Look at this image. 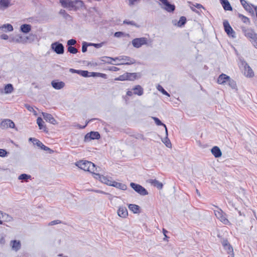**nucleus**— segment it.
<instances>
[{
  "label": "nucleus",
  "instance_id": "13d9d810",
  "mask_svg": "<svg viewBox=\"0 0 257 257\" xmlns=\"http://www.w3.org/2000/svg\"><path fill=\"white\" fill-rule=\"evenodd\" d=\"M42 150H44V151H49V152L50 153H52L53 152V151L52 150H51L50 148H49V147L45 146L44 144H43V146L41 148Z\"/></svg>",
  "mask_w": 257,
  "mask_h": 257
},
{
  "label": "nucleus",
  "instance_id": "ea45409f",
  "mask_svg": "<svg viewBox=\"0 0 257 257\" xmlns=\"http://www.w3.org/2000/svg\"><path fill=\"white\" fill-rule=\"evenodd\" d=\"M186 23V18L182 16L180 17L179 21L178 22L177 26L179 27H182Z\"/></svg>",
  "mask_w": 257,
  "mask_h": 257
},
{
  "label": "nucleus",
  "instance_id": "4468645a",
  "mask_svg": "<svg viewBox=\"0 0 257 257\" xmlns=\"http://www.w3.org/2000/svg\"><path fill=\"white\" fill-rule=\"evenodd\" d=\"M240 4L243 8L249 13L254 14V8L255 6L251 4H248L245 0H240Z\"/></svg>",
  "mask_w": 257,
  "mask_h": 257
},
{
  "label": "nucleus",
  "instance_id": "e2e57ef3",
  "mask_svg": "<svg viewBox=\"0 0 257 257\" xmlns=\"http://www.w3.org/2000/svg\"><path fill=\"white\" fill-rule=\"evenodd\" d=\"M90 75H89V76H92V77H98V72H90Z\"/></svg>",
  "mask_w": 257,
  "mask_h": 257
},
{
  "label": "nucleus",
  "instance_id": "bf43d9fd",
  "mask_svg": "<svg viewBox=\"0 0 257 257\" xmlns=\"http://www.w3.org/2000/svg\"><path fill=\"white\" fill-rule=\"evenodd\" d=\"M123 35V33L121 32H116L114 33V37L119 38Z\"/></svg>",
  "mask_w": 257,
  "mask_h": 257
},
{
  "label": "nucleus",
  "instance_id": "412c9836",
  "mask_svg": "<svg viewBox=\"0 0 257 257\" xmlns=\"http://www.w3.org/2000/svg\"><path fill=\"white\" fill-rule=\"evenodd\" d=\"M72 0H59V3L61 6L65 9L70 10Z\"/></svg>",
  "mask_w": 257,
  "mask_h": 257
},
{
  "label": "nucleus",
  "instance_id": "c03bdc74",
  "mask_svg": "<svg viewBox=\"0 0 257 257\" xmlns=\"http://www.w3.org/2000/svg\"><path fill=\"white\" fill-rule=\"evenodd\" d=\"M126 73H124L122 75H121L119 76L118 77L115 78L114 79L116 81H125L127 80V77H126Z\"/></svg>",
  "mask_w": 257,
  "mask_h": 257
},
{
  "label": "nucleus",
  "instance_id": "473e14b6",
  "mask_svg": "<svg viewBox=\"0 0 257 257\" xmlns=\"http://www.w3.org/2000/svg\"><path fill=\"white\" fill-rule=\"evenodd\" d=\"M238 17L243 23L248 25L250 24V21L249 19L247 17L244 16V15L240 14H238Z\"/></svg>",
  "mask_w": 257,
  "mask_h": 257
},
{
  "label": "nucleus",
  "instance_id": "864d4df0",
  "mask_svg": "<svg viewBox=\"0 0 257 257\" xmlns=\"http://www.w3.org/2000/svg\"><path fill=\"white\" fill-rule=\"evenodd\" d=\"M62 223V221L60 220H53V221H52L51 222H50L48 224L50 226H52V225H55V224H59V223Z\"/></svg>",
  "mask_w": 257,
  "mask_h": 257
},
{
  "label": "nucleus",
  "instance_id": "423d86ee",
  "mask_svg": "<svg viewBox=\"0 0 257 257\" xmlns=\"http://www.w3.org/2000/svg\"><path fill=\"white\" fill-rule=\"evenodd\" d=\"M51 48L57 54H63L64 53V47L62 43L59 42L53 43Z\"/></svg>",
  "mask_w": 257,
  "mask_h": 257
},
{
  "label": "nucleus",
  "instance_id": "b1692460",
  "mask_svg": "<svg viewBox=\"0 0 257 257\" xmlns=\"http://www.w3.org/2000/svg\"><path fill=\"white\" fill-rule=\"evenodd\" d=\"M111 186L114 187L116 188L119 189L121 190H126L127 189V186L123 183L113 181Z\"/></svg>",
  "mask_w": 257,
  "mask_h": 257
},
{
  "label": "nucleus",
  "instance_id": "3c124183",
  "mask_svg": "<svg viewBox=\"0 0 257 257\" xmlns=\"http://www.w3.org/2000/svg\"><path fill=\"white\" fill-rule=\"evenodd\" d=\"M250 43L252 45L257 49V35L252 40H250Z\"/></svg>",
  "mask_w": 257,
  "mask_h": 257
},
{
  "label": "nucleus",
  "instance_id": "393cba45",
  "mask_svg": "<svg viewBox=\"0 0 257 257\" xmlns=\"http://www.w3.org/2000/svg\"><path fill=\"white\" fill-rule=\"evenodd\" d=\"M101 61L104 63H106L108 64H111L113 65H118L117 63H112V61H115L116 60V58H113L110 57L104 56L102 57L101 59Z\"/></svg>",
  "mask_w": 257,
  "mask_h": 257
},
{
  "label": "nucleus",
  "instance_id": "8fccbe9b",
  "mask_svg": "<svg viewBox=\"0 0 257 257\" xmlns=\"http://www.w3.org/2000/svg\"><path fill=\"white\" fill-rule=\"evenodd\" d=\"M87 47H88V43L86 42H83L82 43V52L83 53H85L87 50Z\"/></svg>",
  "mask_w": 257,
  "mask_h": 257
},
{
  "label": "nucleus",
  "instance_id": "338daca9",
  "mask_svg": "<svg viewBox=\"0 0 257 257\" xmlns=\"http://www.w3.org/2000/svg\"><path fill=\"white\" fill-rule=\"evenodd\" d=\"M109 70H112V71H118L119 70V68H117V67H114V66H112L109 69Z\"/></svg>",
  "mask_w": 257,
  "mask_h": 257
},
{
  "label": "nucleus",
  "instance_id": "f03ea898",
  "mask_svg": "<svg viewBox=\"0 0 257 257\" xmlns=\"http://www.w3.org/2000/svg\"><path fill=\"white\" fill-rule=\"evenodd\" d=\"M242 33L243 35L249 41L253 39L256 35L257 34L255 33L254 31L247 27L243 26H240Z\"/></svg>",
  "mask_w": 257,
  "mask_h": 257
},
{
  "label": "nucleus",
  "instance_id": "f704fd0d",
  "mask_svg": "<svg viewBox=\"0 0 257 257\" xmlns=\"http://www.w3.org/2000/svg\"><path fill=\"white\" fill-rule=\"evenodd\" d=\"M29 141L32 142L34 145H35L41 148L43 146V144L41 141L34 138H30L29 139Z\"/></svg>",
  "mask_w": 257,
  "mask_h": 257
},
{
  "label": "nucleus",
  "instance_id": "2f4dec72",
  "mask_svg": "<svg viewBox=\"0 0 257 257\" xmlns=\"http://www.w3.org/2000/svg\"><path fill=\"white\" fill-rule=\"evenodd\" d=\"M129 209L134 213H138L140 212V207L136 204H130L128 205Z\"/></svg>",
  "mask_w": 257,
  "mask_h": 257
},
{
  "label": "nucleus",
  "instance_id": "c9c22d12",
  "mask_svg": "<svg viewBox=\"0 0 257 257\" xmlns=\"http://www.w3.org/2000/svg\"><path fill=\"white\" fill-rule=\"evenodd\" d=\"M152 118L154 119L156 124L157 125H163L164 126V127L165 128L166 134L167 135H168V130H167L166 125L165 124H164L158 117H153Z\"/></svg>",
  "mask_w": 257,
  "mask_h": 257
},
{
  "label": "nucleus",
  "instance_id": "2eb2a0df",
  "mask_svg": "<svg viewBox=\"0 0 257 257\" xmlns=\"http://www.w3.org/2000/svg\"><path fill=\"white\" fill-rule=\"evenodd\" d=\"M42 114L44 119L46 121L49 122L53 124H56L57 123L56 120L54 118L51 114L46 112H42Z\"/></svg>",
  "mask_w": 257,
  "mask_h": 257
},
{
  "label": "nucleus",
  "instance_id": "37998d69",
  "mask_svg": "<svg viewBox=\"0 0 257 257\" xmlns=\"http://www.w3.org/2000/svg\"><path fill=\"white\" fill-rule=\"evenodd\" d=\"M228 84L231 88L236 89V84L234 80L230 78L228 81Z\"/></svg>",
  "mask_w": 257,
  "mask_h": 257
},
{
  "label": "nucleus",
  "instance_id": "1a4fd4ad",
  "mask_svg": "<svg viewBox=\"0 0 257 257\" xmlns=\"http://www.w3.org/2000/svg\"><path fill=\"white\" fill-rule=\"evenodd\" d=\"M116 59L119 61H123L118 65H131L136 63V60L134 59L126 56H121L116 57Z\"/></svg>",
  "mask_w": 257,
  "mask_h": 257
},
{
  "label": "nucleus",
  "instance_id": "cd10ccee",
  "mask_svg": "<svg viewBox=\"0 0 257 257\" xmlns=\"http://www.w3.org/2000/svg\"><path fill=\"white\" fill-rule=\"evenodd\" d=\"M59 14L61 15L65 19L71 21L72 17L68 14L66 11L64 9L60 10Z\"/></svg>",
  "mask_w": 257,
  "mask_h": 257
},
{
  "label": "nucleus",
  "instance_id": "dca6fc26",
  "mask_svg": "<svg viewBox=\"0 0 257 257\" xmlns=\"http://www.w3.org/2000/svg\"><path fill=\"white\" fill-rule=\"evenodd\" d=\"M229 79H230L229 76L224 73H222L219 76L217 79V83L219 84L224 85L226 82H228Z\"/></svg>",
  "mask_w": 257,
  "mask_h": 257
},
{
  "label": "nucleus",
  "instance_id": "c756f323",
  "mask_svg": "<svg viewBox=\"0 0 257 257\" xmlns=\"http://www.w3.org/2000/svg\"><path fill=\"white\" fill-rule=\"evenodd\" d=\"M0 30L4 32H11L13 31V27L12 25L7 24L0 27Z\"/></svg>",
  "mask_w": 257,
  "mask_h": 257
},
{
  "label": "nucleus",
  "instance_id": "0eeeda50",
  "mask_svg": "<svg viewBox=\"0 0 257 257\" xmlns=\"http://www.w3.org/2000/svg\"><path fill=\"white\" fill-rule=\"evenodd\" d=\"M147 38L145 37L138 38L134 39L132 41L133 46L136 48H139L143 45L147 44Z\"/></svg>",
  "mask_w": 257,
  "mask_h": 257
},
{
  "label": "nucleus",
  "instance_id": "58836bf2",
  "mask_svg": "<svg viewBox=\"0 0 257 257\" xmlns=\"http://www.w3.org/2000/svg\"><path fill=\"white\" fill-rule=\"evenodd\" d=\"M37 123L38 124L40 130H44L46 131V126L43 125L44 121L41 117H38L37 119Z\"/></svg>",
  "mask_w": 257,
  "mask_h": 257
},
{
  "label": "nucleus",
  "instance_id": "5fc2aeb1",
  "mask_svg": "<svg viewBox=\"0 0 257 257\" xmlns=\"http://www.w3.org/2000/svg\"><path fill=\"white\" fill-rule=\"evenodd\" d=\"M227 246H224V248L225 250H226L228 252V253H230L233 251V248L231 246V245L229 243L228 244Z\"/></svg>",
  "mask_w": 257,
  "mask_h": 257
},
{
  "label": "nucleus",
  "instance_id": "6e6d98bb",
  "mask_svg": "<svg viewBox=\"0 0 257 257\" xmlns=\"http://www.w3.org/2000/svg\"><path fill=\"white\" fill-rule=\"evenodd\" d=\"M25 107L30 112L34 111L35 113L36 112V111L33 108V107L28 104H25Z\"/></svg>",
  "mask_w": 257,
  "mask_h": 257
},
{
  "label": "nucleus",
  "instance_id": "f3484780",
  "mask_svg": "<svg viewBox=\"0 0 257 257\" xmlns=\"http://www.w3.org/2000/svg\"><path fill=\"white\" fill-rule=\"evenodd\" d=\"M118 215L122 218H126L128 215V212L125 206H120L117 210Z\"/></svg>",
  "mask_w": 257,
  "mask_h": 257
},
{
  "label": "nucleus",
  "instance_id": "39448f33",
  "mask_svg": "<svg viewBox=\"0 0 257 257\" xmlns=\"http://www.w3.org/2000/svg\"><path fill=\"white\" fill-rule=\"evenodd\" d=\"M130 186L136 192L141 195L145 196L148 194V191L140 184L132 182L130 184Z\"/></svg>",
  "mask_w": 257,
  "mask_h": 257
},
{
  "label": "nucleus",
  "instance_id": "603ef678",
  "mask_svg": "<svg viewBox=\"0 0 257 257\" xmlns=\"http://www.w3.org/2000/svg\"><path fill=\"white\" fill-rule=\"evenodd\" d=\"M76 44V41L75 39H70L67 41V45L68 46H72Z\"/></svg>",
  "mask_w": 257,
  "mask_h": 257
},
{
  "label": "nucleus",
  "instance_id": "7c9ffc66",
  "mask_svg": "<svg viewBox=\"0 0 257 257\" xmlns=\"http://www.w3.org/2000/svg\"><path fill=\"white\" fill-rule=\"evenodd\" d=\"M127 80L134 81L138 78V74L137 73H128L125 72Z\"/></svg>",
  "mask_w": 257,
  "mask_h": 257
},
{
  "label": "nucleus",
  "instance_id": "6e6552de",
  "mask_svg": "<svg viewBox=\"0 0 257 257\" xmlns=\"http://www.w3.org/2000/svg\"><path fill=\"white\" fill-rule=\"evenodd\" d=\"M100 138V135L98 132L91 131L85 135L84 141L88 142L92 140H98Z\"/></svg>",
  "mask_w": 257,
  "mask_h": 257
},
{
  "label": "nucleus",
  "instance_id": "4be33fe9",
  "mask_svg": "<svg viewBox=\"0 0 257 257\" xmlns=\"http://www.w3.org/2000/svg\"><path fill=\"white\" fill-rule=\"evenodd\" d=\"M133 90L134 91V94L138 95L139 96H141L144 93V89L140 85L135 86L133 88Z\"/></svg>",
  "mask_w": 257,
  "mask_h": 257
},
{
  "label": "nucleus",
  "instance_id": "5701e85b",
  "mask_svg": "<svg viewBox=\"0 0 257 257\" xmlns=\"http://www.w3.org/2000/svg\"><path fill=\"white\" fill-rule=\"evenodd\" d=\"M223 9L225 11H232V8L228 0H220Z\"/></svg>",
  "mask_w": 257,
  "mask_h": 257
},
{
  "label": "nucleus",
  "instance_id": "7ed1b4c3",
  "mask_svg": "<svg viewBox=\"0 0 257 257\" xmlns=\"http://www.w3.org/2000/svg\"><path fill=\"white\" fill-rule=\"evenodd\" d=\"M214 214L215 216L224 224L229 225L230 222L226 218V214L221 209L218 210H214Z\"/></svg>",
  "mask_w": 257,
  "mask_h": 257
},
{
  "label": "nucleus",
  "instance_id": "774afa93",
  "mask_svg": "<svg viewBox=\"0 0 257 257\" xmlns=\"http://www.w3.org/2000/svg\"><path fill=\"white\" fill-rule=\"evenodd\" d=\"M98 76L103 78H106V75L105 74L98 73Z\"/></svg>",
  "mask_w": 257,
  "mask_h": 257
},
{
  "label": "nucleus",
  "instance_id": "9b49d317",
  "mask_svg": "<svg viewBox=\"0 0 257 257\" xmlns=\"http://www.w3.org/2000/svg\"><path fill=\"white\" fill-rule=\"evenodd\" d=\"M223 24L224 31L226 33V34L229 36H231L232 38H235V33L233 30L232 28L229 25L228 22L227 20H225L223 21Z\"/></svg>",
  "mask_w": 257,
  "mask_h": 257
},
{
  "label": "nucleus",
  "instance_id": "a211bd4d",
  "mask_svg": "<svg viewBox=\"0 0 257 257\" xmlns=\"http://www.w3.org/2000/svg\"><path fill=\"white\" fill-rule=\"evenodd\" d=\"M51 85L54 89L57 90L61 89L65 86L64 82L58 80H53L51 82Z\"/></svg>",
  "mask_w": 257,
  "mask_h": 257
},
{
  "label": "nucleus",
  "instance_id": "f257e3e1",
  "mask_svg": "<svg viewBox=\"0 0 257 257\" xmlns=\"http://www.w3.org/2000/svg\"><path fill=\"white\" fill-rule=\"evenodd\" d=\"M76 165L84 171L93 173L94 176L95 172L98 171L95 164L89 161H79L76 163Z\"/></svg>",
  "mask_w": 257,
  "mask_h": 257
},
{
  "label": "nucleus",
  "instance_id": "72a5a7b5",
  "mask_svg": "<svg viewBox=\"0 0 257 257\" xmlns=\"http://www.w3.org/2000/svg\"><path fill=\"white\" fill-rule=\"evenodd\" d=\"M150 183L152 184V185L155 187H156L159 189H161L163 188V184L156 179L151 180Z\"/></svg>",
  "mask_w": 257,
  "mask_h": 257
},
{
  "label": "nucleus",
  "instance_id": "4c0bfd02",
  "mask_svg": "<svg viewBox=\"0 0 257 257\" xmlns=\"http://www.w3.org/2000/svg\"><path fill=\"white\" fill-rule=\"evenodd\" d=\"M10 42H14L16 43H22L24 42V38L23 37L20 35H18L11 39V40H10Z\"/></svg>",
  "mask_w": 257,
  "mask_h": 257
},
{
  "label": "nucleus",
  "instance_id": "9d476101",
  "mask_svg": "<svg viewBox=\"0 0 257 257\" xmlns=\"http://www.w3.org/2000/svg\"><path fill=\"white\" fill-rule=\"evenodd\" d=\"M162 2L163 6L162 8L169 13L173 12L175 10V6L174 4H171L168 0H159Z\"/></svg>",
  "mask_w": 257,
  "mask_h": 257
},
{
  "label": "nucleus",
  "instance_id": "bb28decb",
  "mask_svg": "<svg viewBox=\"0 0 257 257\" xmlns=\"http://www.w3.org/2000/svg\"><path fill=\"white\" fill-rule=\"evenodd\" d=\"M11 0H0V10L7 9L10 6Z\"/></svg>",
  "mask_w": 257,
  "mask_h": 257
},
{
  "label": "nucleus",
  "instance_id": "a19ab883",
  "mask_svg": "<svg viewBox=\"0 0 257 257\" xmlns=\"http://www.w3.org/2000/svg\"><path fill=\"white\" fill-rule=\"evenodd\" d=\"M31 178V176L30 175L22 174L19 176L18 179L27 181L28 179H30Z\"/></svg>",
  "mask_w": 257,
  "mask_h": 257
},
{
  "label": "nucleus",
  "instance_id": "aec40b11",
  "mask_svg": "<svg viewBox=\"0 0 257 257\" xmlns=\"http://www.w3.org/2000/svg\"><path fill=\"white\" fill-rule=\"evenodd\" d=\"M211 152L215 158H219L222 156V152L217 146L213 147L211 150Z\"/></svg>",
  "mask_w": 257,
  "mask_h": 257
},
{
  "label": "nucleus",
  "instance_id": "79ce46f5",
  "mask_svg": "<svg viewBox=\"0 0 257 257\" xmlns=\"http://www.w3.org/2000/svg\"><path fill=\"white\" fill-rule=\"evenodd\" d=\"M166 137L164 139V140H162V141L165 144L166 147H167L168 148H171L172 145H171V143L170 141L168 139V134L167 135L166 134Z\"/></svg>",
  "mask_w": 257,
  "mask_h": 257
},
{
  "label": "nucleus",
  "instance_id": "4d7b16f0",
  "mask_svg": "<svg viewBox=\"0 0 257 257\" xmlns=\"http://www.w3.org/2000/svg\"><path fill=\"white\" fill-rule=\"evenodd\" d=\"M8 152L4 149H0V157H5L7 156Z\"/></svg>",
  "mask_w": 257,
  "mask_h": 257
},
{
  "label": "nucleus",
  "instance_id": "0e129e2a",
  "mask_svg": "<svg viewBox=\"0 0 257 257\" xmlns=\"http://www.w3.org/2000/svg\"><path fill=\"white\" fill-rule=\"evenodd\" d=\"M1 38L3 40H8L9 39V36L6 34H2L1 36Z\"/></svg>",
  "mask_w": 257,
  "mask_h": 257
},
{
  "label": "nucleus",
  "instance_id": "052dcab7",
  "mask_svg": "<svg viewBox=\"0 0 257 257\" xmlns=\"http://www.w3.org/2000/svg\"><path fill=\"white\" fill-rule=\"evenodd\" d=\"M103 44V43H97V44L95 43L94 45H93V46H94V47H95L96 48H99L102 46Z\"/></svg>",
  "mask_w": 257,
  "mask_h": 257
},
{
  "label": "nucleus",
  "instance_id": "69168bd1",
  "mask_svg": "<svg viewBox=\"0 0 257 257\" xmlns=\"http://www.w3.org/2000/svg\"><path fill=\"white\" fill-rule=\"evenodd\" d=\"M194 7H195L197 9H201V8H204L203 7L199 4H196L194 5Z\"/></svg>",
  "mask_w": 257,
  "mask_h": 257
},
{
  "label": "nucleus",
  "instance_id": "f8f14e48",
  "mask_svg": "<svg viewBox=\"0 0 257 257\" xmlns=\"http://www.w3.org/2000/svg\"><path fill=\"white\" fill-rule=\"evenodd\" d=\"M94 177L96 179H99L102 183H104L106 185L111 186L113 181H111L107 176L101 175L99 173H94Z\"/></svg>",
  "mask_w": 257,
  "mask_h": 257
},
{
  "label": "nucleus",
  "instance_id": "49530a36",
  "mask_svg": "<svg viewBox=\"0 0 257 257\" xmlns=\"http://www.w3.org/2000/svg\"><path fill=\"white\" fill-rule=\"evenodd\" d=\"M89 73L88 71L86 70H79V71L78 72V74L83 76L85 77H89Z\"/></svg>",
  "mask_w": 257,
  "mask_h": 257
},
{
  "label": "nucleus",
  "instance_id": "a18cd8bd",
  "mask_svg": "<svg viewBox=\"0 0 257 257\" xmlns=\"http://www.w3.org/2000/svg\"><path fill=\"white\" fill-rule=\"evenodd\" d=\"M68 51L71 54H76L78 52L77 49L73 46H68L67 48Z\"/></svg>",
  "mask_w": 257,
  "mask_h": 257
},
{
  "label": "nucleus",
  "instance_id": "680f3d73",
  "mask_svg": "<svg viewBox=\"0 0 257 257\" xmlns=\"http://www.w3.org/2000/svg\"><path fill=\"white\" fill-rule=\"evenodd\" d=\"M229 243L228 242V240L227 239H224L222 241V245L224 246H227L228 244H229Z\"/></svg>",
  "mask_w": 257,
  "mask_h": 257
},
{
  "label": "nucleus",
  "instance_id": "6ab92c4d",
  "mask_svg": "<svg viewBox=\"0 0 257 257\" xmlns=\"http://www.w3.org/2000/svg\"><path fill=\"white\" fill-rule=\"evenodd\" d=\"M244 74L247 76L249 77H251L253 76L254 73L251 69V68L250 67V66L247 64V63L244 62Z\"/></svg>",
  "mask_w": 257,
  "mask_h": 257
},
{
  "label": "nucleus",
  "instance_id": "ddd939ff",
  "mask_svg": "<svg viewBox=\"0 0 257 257\" xmlns=\"http://www.w3.org/2000/svg\"><path fill=\"white\" fill-rule=\"evenodd\" d=\"M15 124L14 122L9 119L3 120L0 123V127L2 129H6L8 128H14Z\"/></svg>",
  "mask_w": 257,
  "mask_h": 257
},
{
  "label": "nucleus",
  "instance_id": "de8ad7c7",
  "mask_svg": "<svg viewBox=\"0 0 257 257\" xmlns=\"http://www.w3.org/2000/svg\"><path fill=\"white\" fill-rule=\"evenodd\" d=\"M157 89L159 91H161L163 94L170 96V94L163 88V87L159 85L157 87Z\"/></svg>",
  "mask_w": 257,
  "mask_h": 257
},
{
  "label": "nucleus",
  "instance_id": "a878e982",
  "mask_svg": "<svg viewBox=\"0 0 257 257\" xmlns=\"http://www.w3.org/2000/svg\"><path fill=\"white\" fill-rule=\"evenodd\" d=\"M12 249L15 251H18L21 248V243L20 241L16 240H12L11 242Z\"/></svg>",
  "mask_w": 257,
  "mask_h": 257
},
{
  "label": "nucleus",
  "instance_id": "20e7f679",
  "mask_svg": "<svg viewBox=\"0 0 257 257\" xmlns=\"http://www.w3.org/2000/svg\"><path fill=\"white\" fill-rule=\"evenodd\" d=\"M85 5L81 0H72L69 11H77L81 9H85Z\"/></svg>",
  "mask_w": 257,
  "mask_h": 257
},
{
  "label": "nucleus",
  "instance_id": "c85d7f7f",
  "mask_svg": "<svg viewBox=\"0 0 257 257\" xmlns=\"http://www.w3.org/2000/svg\"><path fill=\"white\" fill-rule=\"evenodd\" d=\"M20 30L24 33H28L31 30V26L29 24H23L20 27Z\"/></svg>",
  "mask_w": 257,
  "mask_h": 257
},
{
  "label": "nucleus",
  "instance_id": "e433bc0d",
  "mask_svg": "<svg viewBox=\"0 0 257 257\" xmlns=\"http://www.w3.org/2000/svg\"><path fill=\"white\" fill-rule=\"evenodd\" d=\"M4 91L6 94L11 93L14 91V87L12 84H8L4 87Z\"/></svg>",
  "mask_w": 257,
  "mask_h": 257
},
{
  "label": "nucleus",
  "instance_id": "09e8293b",
  "mask_svg": "<svg viewBox=\"0 0 257 257\" xmlns=\"http://www.w3.org/2000/svg\"><path fill=\"white\" fill-rule=\"evenodd\" d=\"M123 23L124 24L131 25L132 26H134L138 28L139 27V26L137 25V24L134 21H130L125 20L123 21Z\"/></svg>",
  "mask_w": 257,
  "mask_h": 257
}]
</instances>
